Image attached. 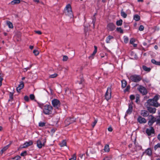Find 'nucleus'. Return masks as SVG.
Wrapping results in <instances>:
<instances>
[{"instance_id":"obj_1","label":"nucleus","mask_w":160,"mask_h":160,"mask_svg":"<svg viewBox=\"0 0 160 160\" xmlns=\"http://www.w3.org/2000/svg\"><path fill=\"white\" fill-rule=\"evenodd\" d=\"M52 107L51 105H46L43 106V112L46 115H49L52 113Z\"/></svg>"},{"instance_id":"obj_2","label":"nucleus","mask_w":160,"mask_h":160,"mask_svg":"<svg viewBox=\"0 0 160 160\" xmlns=\"http://www.w3.org/2000/svg\"><path fill=\"white\" fill-rule=\"evenodd\" d=\"M128 78L132 82H138L142 80V78L140 76L134 74L131 75Z\"/></svg>"},{"instance_id":"obj_3","label":"nucleus","mask_w":160,"mask_h":160,"mask_svg":"<svg viewBox=\"0 0 160 160\" xmlns=\"http://www.w3.org/2000/svg\"><path fill=\"white\" fill-rule=\"evenodd\" d=\"M64 13L66 15L71 17L73 16L71 7L70 4H69L66 5L64 9Z\"/></svg>"},{"instance_id":"obj_4","label":"nucleus","mask_w":160,"mask_h":160,"mask_svg":"<svg viewBox=\"0 0 160 160\" xmlns=\"http://www.w3.org/2000/svg\"><path fill=\"white\" fill-rule=\"evenodd\" d=\"M52 104L53 107L55 108L59 109L61 103L58 99H54L52 100Z\"/></svg>"},{"instance_id":"obj_5","label":"nucleus","mask_w":160,"mask_h":160,"mask_svg":"<svg viewBox=\"0 0 160 160\" xmlns=\"http://www.w3.org/2000/svg\"><path fill=\"white\" fill-rule=\"evenodd\" d=\"M105 98L107 100H108L111 98V89L110 87L107 88V91L105 95Z\"/></svg>"},{"instance_id":"obj_6","label":"nucleus","mask_w":160,"mask_h":160,"mask_svg":"<svg viewBox=\"0 0 160 160\" xmlns=\"http://www.w3.org/2000/svg\"><path fill=\"white\" fill-rule=\"evenodd\" d=\"M147 103L149 106H154L156 107H158L159 104L157 102L154 101L152 99H149L147 101Z\"/></svg>"},{"instance_id":"obj_7","label":"nucleus","mask_w":160,"mask_h":160,"mask_svg":"<svg viewBox=\"0 0 160 160\" xmlns=\"http://www.w3.org/2000/svg\"><path fill=\"white\" fill-rule=\"evenodd\" d=\"M75 122V119L73 118H67L65 121V123L67 125H68Z\"/></svg>"},{"instance_id":"obj_8","label":"nucleus","mask_w":160,"mask_h":160,"mask_svg":"<svg viewBox=\"0 0 160 160\" xmlns=\"http://www.w3.org/2000/svg\"><path fill=\"white\" fill-rule=\"evenodd\" d=\"M138 89L139 91L143 95H146L147 93L146 89L142 86H140L138 88Z\"/></svg>"},{"instance_id":"obj_9","label":"nucleus","mask_w":160,"mask_h":160,"mask_svg":"<svg viewBox=\"0 0 160 160\" xmlns=\"http://www.w3.org/2000/svg\"><path fill=\"white\" fill-rule=\"evenodd\" d=\"M137 121L140 124L145 123L147 122L146 119L141 116H139L137 118Z\"/></svg>"},{"instance_id":"obj_10","label":"nucleus","mask_w":160,"mask_h":160,"mask_svg":"<svg viewBox=\"0 0 160 160\" xmlns=\"http://www.w3.org/2000/svg\"><path fill=\"white\" fill-rule=\"evenodd\" d=\"M32 141H30L28 142H27L25 143L22 146H21L20 147V148H27L32 145Z\"/></svg>"},{"instance_id":"obj_11","label":"nucleus","mask_w":160,"mask_h":160,"mask_svg":"<svg viewBox=\"0 0 160 160\" xmlns=\"http://www.w3.org/2000/svg\"><path fill=\"white\" fill-rule=\"evenodd\" d=\"M149 117H151L150 120L148 121V124L149 126H151L156 121V118L152 116H149Z\"/></svg>"},{"instance_id":"obj_12","label":"nucleus","mask_w":160,"mask_h":160,"mask_svg":"<svg viewBox=\"0 0 160 160\" xmlns=\"http://www.w3.org/2000/svg\"><path fill=\"white\" fill-rule=\"evenodd\" d=\"M154 132V129L152 127L147 128L146 130V132L148 136L151 135Z\"/></svg>"},{"instance_id":"obj_13","label":"nucleus","mask_w":160,"mask_h":160,"mask_svg":"<svg viewBox=\"0 0 160 160\" xmlns=\"http://www.w3.org/2000/svg\"><path fill=\"white\" fill-rule=\"evenodd\" d=\"M107 28L109 30L112 31L115 29V26L113 23H109L108 25Z\"/></svg>"},{"instance_id":"obj_14","label":"nucleus","mask_w":160,"mask_h":160,"mask_svg":"<svg viewBox=\"0 0 160 160\" xmlns=\"http://www.w3.org/2000/svg\"><path fill=\"white\" fill-rule=\"evenodd\" d=\"M43 141L44 142L43 143L41 142V141L40 140H38L37 141V146L39 148H41L42 146L44 145V143L46 142V139H44L43 140Z\"/></svg>"},{"instance_id":"obj_15","label":"nucleus","mask_w":160,"mask_h":160,"mask_svg":"<svg viewBox=\"0 0 160 160\" xmlns=\"http://www.w3.org/2000/svg\"><path fill=\"white\" fill-rule=\"evenodd\" d=\"M152 150L150 148H148L146 149L145 151L143 152V155L146 154L149 156H151L152 154Z\"/></svg>"},{"instance_id":"obj_16","label":"nucleus","mask_w":160,"mask_h":160,"mask_svg":"<svg viewBox=\"0 0 160 160\" xmlns=\"http://www.w3.org/2000/svg\"><path fill=\"white\" fill-rule=\"evenodd\" d=\"M132 105L129 104L128 105V108L127 110L126 114L125 115L126 117L128 114H130L132 112Z\"/></svg>"},{"instance_id":"obj_17","label":"nucleus","mask_w":160,"mask_h":160,"mask_svg":"<svg viewBox=\"0 0 160 160\" xmlns=\"http://www.w3.org/2000/svg\"><path fill=\"white\" fill-rule=\"evenodd\" d=\"M24 87V84L23 82L21 81L20 82V84L18 86L17 88V91L18 92H19Z\"/></svg>"},{"instance_id":"obj_18","label":"nucleus","mask_w":160,"mask_h":160,"mask_svg":"<svg viewBox=\"0 0 160 160\" xmlns=\"http://www.w3.org/2000/svg\"><path fill=\"white\" fill-rule=\"evenodd\" d=\"M140 114L144 117H146L149 115V113L147 111L142 110L141 111Z\"/></svg>"},{"instance_id":"obj_19","label":"nucleus","mask_w":160,"mask_h":160,"mask_svg":"<svg viewBox=\"0 0 160 160\" xmlns=\"http://www.w3.org/2000/svg\"><path fill=\"white\" fill-rule=\"evenodd\" d=\"M20 2L21 1L20 0H13L9 3V4L14 5L15 4H19L20 3Z\"/></svg>"},{"instance_id":"obj_20","label":"nucleus","mask_w":160,"mask_h":160,"mask_svg":"<svg viewBox=\"0 0 160 160\" xmlns=\"http://www.w3.org/2000/svg\"><path fill=\"white\" fill-rule=\"evenodd\" d=\"M148 110L150 113H154L156 112V109L155 108L148 107Z\"/></svg>"},{"instance_id":"obj_21","label":"nucleus","mask_w":160,"mask_h":160,"mask_svg":"<svg viewBox=\"0 0 160 160\" xmlns=\"http://www.w3.org/2000/svg\"><path fill=\"white\" fill-rule=\"evenodd\" d=\"M113 39V37L112 36L109 35L106 38V42L107 43H109L110 40Z\"/></svg>"},{"instance_id":"obj_22","label":"nucleus","mask_w":160,"mask_h":160,"mask_svg":"<svg viewBox=\"0 0 160 160\" xmlns=\"http://www.w3.org/2000/svg\"><path fill=\"white\" fill-rule=\"evenodd\" d=\"M6 23L8 27L10 28H13L12 23L9 21H6Z\"/></svg>"},{"instance_id":"obj_23","label":"nucleus","mask_w":160,"mask_h":160,"mask_svg":"<svg viewBox=\"0 0 160 160\" xmlns=\"http://www.w3.org/2000/svg\"><path fill=\"white\" fill-rule=\"evenodd\" d=\"M104 150L105 152H109L110 150L109 146L108 145H106L104 147Z\"/></svg>"},{"instance_id":"obj_24","label":"nucleus","mask_w":160,"mask_h":160,"mask_svg":"<svg viewBox=\"0 0 160 160\" xmlns=\"http://www.w3.org/2000/svg\"><path fill=\"white\" fill-rule=\"evenodd\" d=\"M9 144H8L6 146L4 147L0 151V152H2V153L4 151H5L6 150L8 149V148L9 147Z\"/></svg>"},{"instance_id":"obj_25","label":"nucleus","mask_w":160,"mask_h":160,"mask_svg":"<svg viewBox=\"0 0 160 160\" xmlns=\"http://www.w3.org/2000/svg\"><path fill=\"white\" fill-rule=\"evenodd\" d=\"M133 18L135 20L138 21L140 20V18L138 14H135Z\"/></svg>"},{"instance_id":"obj_26","label":"nucleus","mask_w":160,"mask_h":160,"mask_svg":"<svg viewBox=\"0 0 160 160\" xmlns=\"http://www.w3.org/2000/svg\"><path fill=\"white\" fill-rule=\"evenodd\" d=\"M65 92L66 94L69 95V94H71V90L70 89L68 88H66L65 90Z\"/></svg>"},{"instance_id":"obj_27","label":"nucleus","mask_w":160,"mask_h":160,"mask_svg":"<svg viewBox=\"0 0 160 160\" xmlns=\"http://www.w3.org/2000/svg\"><path fill=\"white\" fill-rule=\"evenodd\" d=\"M127 82L125 80H123L122 81V88L126 87L127 85Z\"/></svg>"},{"instance_id":"obj_28","label":"nucleus","mask_w":160,"mask_h":160,"mask_svg":"<svg viewBox=\"0 0 160 160\" xmlns=\"http://www.w3.org/2000/svg\"><path fill=\"white\" fill-rule=\"evenodd\" d=\"M152 63L156 65H160V62H157L155 59H152L151 60Z\"/></svg>"},{"instance_id":"obj_29","label":"nucleus","mask_w":160,"mask_h":160,"mask_svg":"<svg viewBox=\"0 0 160 160\" xmlns=\"http://www.w3.org/2000/svg\"><path fill=\"white\" fill-rule=\"evenodd\" d=\"M143 69L146 71L149 72L151 70L150 68H148L145 66H142Z\"/></svg>"},{"instance_id":"obj_30","label":"nucleus","mask_w":160,"mask_h":160,"mask_svg":"<svg viewBox=\"0 0 160 160\" xmlns=\"http://www.w3.org/2000/svg\"><path fill=\"white\" fill-rule=\"evenodd\" d=\"M122 19H120L118 20L116 22V24L117 26H121L122 24Z\"/></svg>"},{"instance_id":"obj_31","label":"nucleus","mask_w":160,"mask_h":160,"mask_svg":"<svg viewBox=\"0 0 160 160\" xmlns=\"http://www.w3.org/2000/svg\"><path fill=\"white\" fill-rule=\"evenodd\" d=\"M121 15L124 18H126L127 16V14L124 12L123 10H122L121 11Z\"/></svg>"},{"instance_id":"obj_32","label":"nucleus","mask_w":160,"mask_h":160,"mask_svg":"<svg viewBox=\"0 0 160 160\" xmlns=\"http://www.w3.org/2000/svg\"><path fill=\"white\" fill-rule=\"evenodd\" d=\"M131 55H133V57L132 58V59H136L137 58V56L136 54L133 52H132L131 54Z\"/></svg>"},{"instance_id":"obj_33","label":"nucleus","mask_w":160,"mask_h":160,"mask_svg":"<svg viewBox=\"0 0 160 160\" xmlns=\"http://www.w3.org/2000/svg\"><path fill=\"white\" fill-rule=\"evenodd\" d=\"M46 122H41L39 123V126L41 127H43L45 125Z\"/></svg>"},{"instance_id":"obj_34","label":"nucleus","mask_w":160,"mask_h":160,"mask_svg":"<svg viewBox=\"0 0 160 160\" xmlns=\"http://www.w3.org/2000/svg\"><path fill=\"white\" fill-rule=\"evenodd\" d=\"M117 31L121 33H123V30L121 28H117L116 29Z\"/></svg>"},{"instance_id":"obj_35","label":"nucleus","mask_w":160,"mask_h":160,"mask_svg":"<svg viewBox=\"0 0 160 160\" xmlns=\"http://www.w3.org/2000/svg\"><path fill=\"white\" fill-rule=\"evenodd\" d=\"M156 120L157 124L160 125V116L156 118Z\"/></svg>"},{"instance_id":"obj_36","label":"nucleus","mask_w":160,"mask_h":160,"mask_svg":"<svg viewBox=\"0 0 160 160\" xmlns=\"http://www.w3.org/2000/svg\"><path fill=\"white\" fill-rule=\"evenodd\" d=\"M160 148V143H158L157 145H155L154 147V150H156L158 148Z\"/></svg>"},{"instance_id":"obj_37","label":"nucleus","mask_w":160,"mask_h":160,"mask_svg":"<svg viewBox=\"0 0 160 160\" xmlns=\"http://www.w3.org/2000/svg\"><path fill=\"white\" fill-rule=\"evenodd\" d=\"M61 147H63L66 145V142L64 141H63L60 144Z\"/></svg>"},{"instance_id":"obj_38","label":"nucleus","mask_w":160,"mask_h":160,"mask_svg":"<svg viewBox=\"0 0 160 160\" xmlns=\"http://www.w3.org/2000/svg\"><path fill=\"white\" fill-rule=\"evenodd\" d=\"M76 154H74L72 156L71 158L69 159V160H76Z\"/></svg>"},{"instance_id":"obj_39","label":"nucleus","mask_w":160,"mask_h":160,"mask_svg":"<svg viewBox=\"0 0 160 160\" xmlns=\"http://www.w3.org/2000/svg\"><path fill=\"white\" fill-rule=\"evenodd\" d=\"M159 96L158 95H156L154 96V98L152 99V100H153L154 101H156V102H157L158 100L159 99Z\"/></svg>"},{"instance_id":"obj_40","label":"nucleus","mask_w":160,"mask_h":160,"mask_svg":"<svg viewBox=\"0 0 160 160\" xmlns=\"http://www.w3.org/2000/svg\"><path fill=\"white\" fill-rule=\"evenodd\" d=\"M9 98L10 99L8 100V101H10V99H12L13 98V93L10 92L9 94Z\"/></svg>"},{"instance_id":"obj_41","label":"nucleus","mask_w":160,"mask_h":160,"mask_svg":"<svg viewBox=\"0 0 160 160\" xmlns=\"http://www.w3.org/2000/svg\"><path fill=\"white\" fill-rule=\"evenodd\" d=\"M130 89V86H128L126 88H125L124 90V92H128L129 91V90Z\"/></svg>"},{"instance_id":"obj_42","label":"nucleus","mask_w":160,"mask_h":160,"mask_svg":"<svg viewBox=\"0 0 160 160\" xmlns=\"http://www.w3.org/2000/svg\"><path fill=\"white\" fill-rule=\"evenodd\" d=\"M33 53H34L35 55L37 56L39 54V52L38 50H34L33 51Z\"/></svg>"},{"instance_id":"obj_43","label":"nucleus","mask_w":160,"mask_h":160,"mask_svg":"<svg viewBox=\"0 0 160 160\" xmlns=\"http://www.w3.org/2000/svg\"><path fill=\"white\" fill-rule=\"evenodd\" d=\"M57 76V74L56 73H54V74L51 75L49 76V77L50 78H54L56 77Z\"/></svg>"},{"instance_id":"obj_44","label":"nucleus","mask_w":160,"mask_h":160,"mask_svg":"<svg viewBox=\"0 0 160 160\" xmlns=\"http://www.w3.org/2000/svg\"><path fill=\"white\" fill-rule=\"evenodd\" d=\"M21 158V157L19 156H17L13 158V159L15 160H18Z\"/></svg>"},{"instance_id":"obj_45","label":"nucleus","mask_w":160,"mask_h":160,"mask_svg":"<svg viewBox=\"0 0 160 160\" xmlns=\"http://www.w3.org/2000/svg\"><path fill=\"white\" fill-rule=\"evenodd\" d=\"M135 40L133 38H132L131 39L130 41V43L131 44H133V43L135 42Z\"/></svg>"},{"instance_id":"obj_46","label":"nucleus","mask_w":160,"mask_h":160,"mask_svg":"<svg viewBox=\"0 0 160 160\" xmlns=\"http://www.w3.org/2000/svg\"><path fill=\"white\" fill-rule=\"evenodd\" d=\"M128 41V39L127 37H124V41L125 43H127Z\"/></svg>"},{"instance_id":"obj_47","label":"nucleus","mask_w":160,"mask_h":160,"mask_svg":"<svg viewBox=\"0 0 160 160\" xmlns=\"http://www.w3.org/2000/svg\"><path fill=\"white\" fill-rule=\"evenodd\" d=\"M144 27L143 25H140L139 28V30L140 31H142L144 30Z\"/></svg>"},{"instance_id":"obj_48","label":"nucleus","mask_w":160,"mask_h":160,"mask_svg":"<svg viewBox=\"0 0 160 160\" xmlns=\"http://www.w3.org/2000/svg\"><path fill=\"white\" fill-rule=\"evenodd\" d=\"M68 59V57L66 56H64L63 57V61H66Z\"/></svg>"},{"instance_id":"obj_49","label":"nucleus","mask_w":160,"mask_h":160,"mask_svg":"<svg viewBox=\"0 0 160 160\" xmlns=\"http://www.w3.org/2000/svg\"><path fill=\"white\" fill-rule=\"evenodd\" d=\"M27 154V152L26 151H24V152L21 153L20 154V155L22 156H24L26 155Z\"/></svg>"},{"instance_id":"obj_50","label":"nucleus","mask_w":160,"mask_h":160,"mask_svg":"<svg viewBox=\"0 0 160 160\" xmlns=\"http://www.w3.org/2000/svg\"><path fill=\"white\" fill-rule=\"evenodd\" d=\"M97 122V120H95L94 122L92 124V126L93 128H94L95 126V125L96 124Z\"/></svg>"},{"instance_id":"obj_51","label":"nucleus","mask_w":160,"mask_h":160,"mask_svg":"<svg viewBox=\"0 0 160 160\" xmlns=\"http://www.w3.org/2000/svg\"><path fill=\"white\" fill-rule=\"evenodd\" d=\"M30 98L31 100H33L35 98V96L33 94H31L30 95Z\"/></svg>"},{"instance_id":"obj_52","label":"nucleus","mask_w":160,"mask_h":160,"mask_svg":"<svg viewBox=\"0 0 160 160\" xmlns=\"http://www.w3.org/2000/svg\"><path fill=\"white\" fill-rule=\"evenodd\" d=\"M130 99H131V100H134L135 99V97L134 95H131L130 96Z\"/></svg>"},{"instance_id":"obj_53","label":"nucleus","mask_w":160,"mask_h":160,"mask_svg":"<svg viewBox=\"0 0 160 160\" xmlns=\"http://www.w3.org/2000/svg\"><path fill=\"white\" fill-rule=\"evenodd\" d=\"M38 104L40 108H42V109H43V106H44V105H43V104L39 103H38Z\"/></svg>"},{"instance_id":"obj_54","label":"nucleus","mask_w":160,"mask_h":160,"mask_svg":"<svg viewBox=\"0 0 160 160\" xmlns=\"http://www.w3.org/2000/svg\"><path fill=\"white\" fill-rule=\"evenodd\" d=\"M24 99L26 101H28L29 100V98L27 96H25L24 97Z\"/></svg>"},{"instance_id":"obj_55","label":"nucleus","mask_w":160,"mask_h":160,"mask_svg":"<svg viewBox=\"0 0 160 160\" xmlns=\"http://www.w3.org/2000/svg\"><path fill=\"white\" fill-rule=\"evenodd\" d=\"M94 18H95V17H94ZM95 21H96L95 18L93 19L92 23H93L94 28V27L95 24Z\"/></svg>"},{"instance_id":"obj_56","label":"nucleus","mask_w":160,"mask_h":160,"mask_svg":"<svg viewBox=\"0 0 160 160\" xmlns=\"http://www.w3.org/2000/svg\"><path fill=\"white\" fill-rule=\"evenodd\" d=\"M35 32L37 34L40 35L42 34V32L40 31H35Z\"/></svg>"},{"instance_id":"obj_57","label":"nucleus","mask_w":160,"mask_h":160,"mask_svg":"<svg viewBox=\"0 0 160 160\" xmlns=\"http://www.w3.org/2000/svg\"><path fill=\"white\" fill-rule=\"evenodd\" d=\"M83 81V79L82 78V77H81V80L80 81H78V83L79 84H81L82 83V82Z\"/></svg>"},{"instance_id":"obj_58","label":"nucleus","mask_w":160,"mask_h":160,"mask_svg":"<svg viewBox=\"0 0 160 160\" xmlns=\"http://www.w3.org/2000/svg\"><path fill=\"white\" fill-rule=\"evenodd\" d=\"M97 52V51H93V53L92 54V55L91 56H90L89 57V58H90V57H91L92 56H94L95 54Z\"/></svg>"},{"instance_id":"obj_59","label":"nucleus","mask_w":160,"mask_h":160,"mask_svg":"<svg viewBox=\"0 0 160 160\" xmlns=\"http://www.w3.org/2000/svg\"><path fill=\"white\" fill-rule=\"evenodd\" d=\"M136 102H138L139 100V97L138 96H137L136 98Z\"/></svg>"},{"instance_id":"obj_60","label":"nucleus","mask_w":160,"mask_h":160,"mask_svg":"<svg viewBox=\"0 0 160 160\" xmlns=\"http://www.w3.org/2000/svg\"><path fill=\"white\" fill-rule=\"evenodd\" d=\"M3 80V78L2 77L1 78H0V87L2 85V81Z\"/></svg>"},{"instance_id":"obj_61","label":"nucleus","mask_w":160,"mask_h":160,"mask_svg":"<svg viewBox=\"0 0 160 160\" xmlns=\"http://www.w3.org/2000/svg\"><path fill=\"white\" fill-rule=\"evenodd\" d=\"M108 130L109 132H112V127H110L108 128Z\"/></svg>"},{"instance_id":"obj_62","label":"nucleus","mask_w":160,"mask_h":160,"mask_svg":"<svg viewBox=\"0 0 160 160\" xmlns=\"http://www.w3.org/2000/svg\"><path fill=\"white\" fill-rule=\"evenodd\" d=\"M33 1L34 2H36L37 3L40 2V1L39 0H33Z\"/></svg>"},{"instance_id":"obj_63","label":"nucleus","mask_w":160,"mask_h":160,"mask_svg":"<svg viewBox=\"0 0 160 160\" xmlns=\"http://www.w3.org/2000/svg\"><path fill=\"white\" fill-rule=\"evenodd\" d=\"M103 160H110V159L108 157H106L104 158Z\"/></svg>"},{"instance_id":"obj_64","label":"nucleus","mask_w":160,"mask_h":160,"mask_svg":"<svg viewBox=\"0 0 160 160\" xmlns=\"http://www.w3.org/2000/svg\"><path fill=\"white\" fill-rule=\"evenodd\" d=\"M84 155V154H80L79 155V157L81 158H83V156Z\"/></svg>"}]
</instances>
